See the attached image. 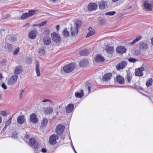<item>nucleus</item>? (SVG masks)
<instances>
[{
	"mask_svg": "<svg viewBox=\"0 0 153 153\" xmlns=\"http://www.w3.org/2000/svg\"><path fill=\"white\" fill-rule=\"evenodd\" d=\"M24 92V90H22L21 92V93L19 95V97L20 98H21L22 97V93L23 92Z\"/></svg>",
	"mask_w": 153,
	"mask_h": 153,
	"instance_id": "nucleus-52",
	"label": "nucleus"
},
{
	"mask_svg": "<svg viewBox=\"0 0 153 153\" xmlns=\"http://www.w3.org/2000/svg\"><path fill=\"white\" fill-rule=\"evenodd\" d=\"M52 102L51 100H49V99H45L42 101V102Z\"/></svg>",
	"mask_w": 153,
	"mask_h": 153,
	"instance_id": "nucleus-49",
	"label": "nucleus"
},
{
	"mask_svg": "<svg viewBox=\"0 0 153 153\" xmlns=\"http://www.w3.org/2000/svg\"><path fill=\"white\" fill-rule=\"evenodd\" d=\"M2 78V75L0 73V80Z\"/></svg>",
	"mask_w": 153,
	"mask_h": 153,
	"instance_id": "nucleus-57",
	"label": "nucleus"
},
{
	"mask_svg": "<svg viewBox=\"0 0 153 153\" xmlns=\"http://www.w3.org/2000/svg\"><path fill=\"white\" fill-rule=\"evenodd\" d=\"M104 58L100 55H97L96 58V61L97 62H103L104 61Z\"/></svg>",
	"mask_w": 153,
	"mask_h": 153,
	"instance_id": "nucleus-26",
	"label": "nucleus"
},
{
	"mask_svg": "<svg viewBox=\"0 0 153 153\" xmlns=\"http://www.w3.org/2000/svg\"><path fill=\"white\" fill-rule=\"evenodd\" d=\"M7 127H6L5 126L3 130H2L1 132H4L6 129Z\"/></svg>",
	"mask_w": 153,
	"mask_h": 153,
	"instance_id": "nucleus-53",
	"label": "nucleus"
},
{
	"mask_svg": "<svg viewBox=\"0 0 153 153\" xmlns=\"http://www.w3.org/2000/svg\"><path fill=\"white\" fill-rule=\"evenodd\" d=\"M151 43L152 45H153V37L151 39Z\"/></svg>",
	"mask_w": 153,
	"mask_h": 153,
	"instance_id": "nucleus-55",
	"label": "nucleus"
},
{
	"mask_svg": "<svg viewBox=\"0 0 153 153\" xmlns=\"http://www.w3.org/2000/svg\"><path fill=\"white\" fill-rule=\"evenodd\" d=\"M105 50L108 53L112 54L114 51V48L113 47L107 46H106Z\"/></svg>",
	"mask_w": 153,
	"mask_h": 153,
	"instance_id": "nucleus-25",
	"label": "nucleus"
},
{
	"mask_svg": "<svg viewBox=\"0 0 153 153\" xmlns=\"http://www.w3.org/2000/svg\"><path fill=\"white\" fill-rule=\"evenodd\" d=\"M29 17L27 13H23L21 16V18L22 19H24L26 18Z\"/></svg>",
	"mask_w": 153,
	"mask_h": 153,
	"instance_id": "nucleus-38",
	"label": "nucleus"
},
{
	"mask_svg": "<svg viewBox=\"0 0 153 153\" xmlns=\"http://www.w3.org/2000/svg\"><path fill=\"white\" fill-rule=\"evenodd\" d=\"M151 4H152V7H153V0L151 2Z\"/></svg>",
	"mask_w": 153,
	"mask_h": 153,
	"instance_id": "nucleus-60",
	"label": "nucleus"
},
{
	"mask_svg": "<svg viewBox=\"0 0 153 153\" xmlns=\"http://www.w3.org/2000/svg\"><path fill=\"white\" fill-rule=\"evenodd\" d=\"M47 22L46 21H44L42 22L40 24H37L36 25H33V26H43Z\"/></svg>",
	"mask_w": 153,
	"mask_h": 153,
	"instance_id": "nucleus-39",
	"label": "nucleus"
},
{
	"mask_svg": "<svg viewBox=\"0 0 153 153\" xmlns=\"http://www.w3.org/2000/svg\"><path fill=\"white\" fill-rule=\"evenodd\" d=\"M0 114L4 116L6 115L7 114L5 111H2L0 112Z\"/></svg>",
	"mask_w": 153,
	"mask_h": 153,
	"instance_id": "nucleus-45",
	"label": "nucleus"
},
{
	"mask_svg": "<svg viewBox=\"0 0 153 153\" xmlns=\"http://www.w3.org/2000/svg\"><path fill=\"white\" fill-rule=\"evenodd\" d=\"M43 41L45 45H49L51 43V39L49 36H47L43 38Z\"/></svg>",
	"mask_w": 153,
	"mask_h": 153,
	"instance_id": "nucleus-14",
	"label": "nucleus"
},
{
	"mask_svg": "<svg viewBox=\"0 0 153 153\" xmlns=\"http://www.w3.org/2000/svg\"><path fill=\"white\" fill-rule=\"evenodd\" d=\"M71 36H76L78 32V30L77 28L74 27H71Z\"/></svg>",
	"mask_w": 153,
	"mask_h": 153,
	"instance_id": "nucleus-20",
	"label": "nucleus"
},
{
	"mask_svg": "<svg viewBox=\"0 0 153 153\" xmlns=\"http://www.w3.org/2000/svg\"><path fill=\"white\" fill-rule=\"evenodd\" d=\"M72 148H73V150H74V152H75V149H74V146H72Z\"/></svg>",
	"mask_w": 153,
	"mask_h": 153,
	"instance_id": "nucleus-61",
	"label": "nucleus"
},
{
	"mask_svg": "<svg viewBox=\"0 0 153 153\" xmlns=\"http://www.w3.org/2000/svg\"><path fill=\"white\" fill-rule=\"evenodd\" d=\"M18 78L17 75H13L12 76L7 80V83L9 85H14L16 82Z\"/></svg>",
	"mask_w": 153,
	"mask_h": 153,
	"instance_id": "nucleus-4",
	"label": "nucleus"
},
{
	"mask_svg": "<svg viewBox=\"0 0 153 153\" xmlns=\"http://www.w3.org/2000/svg\"><path fill=\"white\" fill-rule=\"evenodd\" d=\"M139 89L140 90H141L142 89V88L141 87H140V88H139Z\"/></svg>",
	"mask_w": 153,
	"mask_h": 153,
	"instance_id": "nucleus-63",
	"label": "nucleus"
},
{
	"mask_svg": "<svg viewBox=\"0 0 153 153\" xmlns=\"http://www.w3.org/2000/svg\"><path fill=\"white\" fill-rule=\"evenodd\" d=\"M142 38V36L139 35L136 37V38L134 39V43L140 40Z\"/></svg>",
	"mask_w": 153,
	"mask_h": 153,
	"instance_id": "nucleus-40",
	"label": "nucleus"
},
{
	"mask_svg": "<svg viewBox=\"0 0 153 153\" xmlns=\"http://www.w3.org/2000/svg\"><path fill=\"white\" fill-rule=\"evenodd\" d=\"M116 79L117 81L120 84H123L124 82L123 78L120 75H118L117 76Z\"/></svg>",
	"mask_w": 153,
	"mask_h": 153,
	"instance_id": "nucleus-24",
	"label": "nucleus"
},
{
	"mask_svg": "<svg viewBox=\"0 0 153 153\" xmlns=\"http://www.w3.org/2000/svg\"><path fill=\"white\" fill-rule=\"evenodd\" d=\"M64 126L59 125L56 127V132L58 135L62 134L64 131Z\"/></svg>",
	"mask_w": 153,
	"mask_h": 153,
	"instance_id": "nucleus-6",
	"label": "nucleus"
},
{
	"mask_svg": "<svg viewBox=\"0 0 153 153\" xmlns=\"http://www.w3.org/2000/svg\"><path fill=\"white\" fill-rule=\"evenodd\" d=\"M51 36L52 40L56 43L60 41L61 38L59 35L56 32H53L51 33Z\"/></svg>",
	"mask_w": 153,
	"mask_h": 153,
	"instance_id": "nucleus-5",
	"label": "nucleus"
},
{
	"mask_svg": "<svg viewBox=\"0 0 153 153\" xmlns=\"http://www.w3.org/2000/svg\"><path fill=\"white\" fill-rule=\"evenodd\" d=\"M12 117H11L6 122V123L5 124V126L6 127H7V126L9 125L10 123L11 120H12Z\"/></svg>",
	"mask_w": 153,
	"mask_h": 153,
	"instance_id": "nucleus-43",
	"label": "nucleus"
},
{
	"mask_svg": "<svg viewBox=\"0 0 153 153\" xmlns=\"http://www.w3.org/2000/svg\"><path fill=\"white\" fill-rule=\"evenodd\" d=\"M144 7L145 9L148 11H151L152 10V4L149 3L147 1L144 2Z\"/></svg>",
	"mask_w": 153,
	"mask_h": 153,
	"instance_id": "nucleus-18",
	"label": "nucleus"
},
{
	"mask_svg": "<svg viewBox=\"0 0 153 153\" xmlns=\"http://www.w3.org/2000/svg\"><path fill=\"white\" fill-rule=\"evenodd\" d=\"M37 33L38 32L36 30H32L28 34L29 37L31 39H35Z\"/></svg>",
	"mask_w": 153,
	"mask_h": 153,
	"instance_id": "nucleus-12",
	"label": "nucleus"
},
{
	"mask_svg": "<svg viewBox=\"0 0 153 153\" xmlns=\"http://www.w3.org/2000/svg\"><path fill=\"white\" fill-rule=\"evenodd\" d=\"M5 48L8 51H10L12 49V45L10 43H7L5 45Z\"/></svg>",
	"mask_w": 153,
	"mask_h": 153,
	"instance_id": "nucleus-35",
	"label": "nucleus"
},
{
	"mask_svg": "<svg viewBox=\"0 0 153 153\" xmlns=\"http://www.w3.org/2000/svg\"><path fill=\"white\" fill-rule=\"evenodd\" d=\"M126 78L127 81L130 82L132 78V74L130 73H127V75L126 76Z\"/></svg>",
	"mask_w": 153,
	"mask_h": 153,
	"instance_id": "nucleus-34",
	"label": "nucleus"
},
{
	"mask_svg": "<svg viewBox=\"0 0 153 153\" xmlns=\"http://www.w3.org/2000/svg\"><path fill=\"white\" fill-rule=\"evenodd\" d=\"M74 105L72 104H68L66 108V111L67 113H71L74 108Z\"/></svg>",
	"mask_w": 153,
	"mask_h": 153,
	"instance_id": "nucleus-17",
	"label": "nucleus"
},
{
	"mask_svg": "<svg viewBox=\"0 0 153 153\" xmlns=\"http://www.w3.org/2000/svg\"><path fill=\"white\" fill-rule=\"evenodd\" d=\"M19 52V49L16 48L13 52V54L14 55H16Z\"/></svg>",
	"mask_w": 153,
	"mask_h": 153,
	"instance_id": "nucleus-46",
	"label": "nucleus"
},
{
	"mask_svg": "<svg viewBox=\"0 0 153 153\" xmlns=\"http://www.w3.org/2000/svg\"><path fill=\"white\" fill-rule=\"evenodd\" d=\"M97 5L96 3H91L88 5V9L89 11L95 10L97 7Z\"/></svg>",
	"mask_w": 153,
	"mask_h": 153,
	"instance_id": "nucleus-11",
	"label": "nucleus"
},
{
	"mask_svg": "<svg viewBox=\"0 0 153 153\" xmlns=\"http://www.w3.org/2000/svg\"><path fill=\"white\" fill-rule=\"evenodd\" d=\"M36 71L37 76H40V74L39 68V64L38 62L36 63Z\"/></svg>",
	"mask_w": 153,
	"mask_h": 153,
	"instance_id": "nucleus-29",
	"label": "nucleus"
},
{
	"mask_svg": "<svg viewBox=\"0 0 153 153\" xmlns=\"http://www.w3.org/2000/svg\"><path fill=\"white\" fill-rule=\"evenodd\" d=\"M153 82V80L151 78L147 80L146 82V85L147 87L150 86L152 84Z\"/></svg>",
	"mask_w": 153,
	"mask_h": 153,
	"instance_id": "nucleus-30",
	"label": "nucleus"
},
{
	"mask_svg": "<svg viewBox=\"0 0 153 153\" xmlns=\"http://www.w3.org/2000/svg\"><path fill=\"white\" fill-rule=\"evenodd\" d=\"M58 138L57 136L54 134H53L49 137V143L51 144H55L56 143V140Z\"/></svg>",
	"mask_w": 153,
	"mask_h": 153,
	"instance_id": "nucleus-7",
	"label": "nucleus"
},
{
	"mask_svg": "<svg viewBox=\"0 0 153 153\" xmlns=\"http://www.w3.org/2000/svg\"><path fill=\"white\" fill-rule=\"evenodd\" d=\"M131 45H133L134 44V40L132 41V42L131 43Z\"/></svg>",
	"mask_w": 153,
	"mask_h": 153,
	"instance_id": "nucleus-59",
	"label": "nucleus"
},
{
	"mask_svg": "<svg viewBox=\"0 0 153 153\" xmlns=\"http://www.w3.org/2000/svg\"><path fill=\"white\" fill-rule=\"evenodd\" d=\"M99 8L101 9H104L105 7V2L102 1L99 3Z\"/></svg>",
	"mask_w": 153,
	"mask_h": 153,
	"instance_id": "nucleus-27",
	"label": "nucleus"
},
{
	"mask_svg": "<svg viewBox=\"0 0 153 153\" xmlns=\"http://www.w3.org/2000/svg\"><path fill=\"white\" fill-rule=\"evenodd\" d=\"M144 70V68L142 67L137 69H136L135 70V75L138 76H142L143 75V73L142 72Z\"/></svg>",
	"mask_w": 153,
	"mask_h": 153,
	"instance_id": "nucleus-9",
	"label": "nucleus"
},
{
	"mask_svg": "<svg viewBox=\"0 0 153 153\" xmlns=\"http://www.w3.org/2000/svg\"><path fill=\"white\" fill-rule=\"evenodd\" d=\"M53 111V110L51 107H49L46 108L45 111V113L47 114L51 113Z\"/></svg>",
	"mask_w": 153,
	"mask_h": 153,
	"instance_id": "nucleus-28",
	"label": "nucleus"
},
{
	"mask_svg": "<svg viewBox=\"0 0 153 153\" xmlns=\"http://www.w3.org/2000/svg\"><path fill=\"white\" fill-rule=\"evenodd\" d=\"M100 22L101 25H102L105 23V21L104 19H102L100 20Z\"/></svg>",
	"mask_w": 153,
	"mask_h": 153,
	"instance_id": "nucleus-47",
	"label": "nucleus"
},
{
	"mask_svg": "<svg viewBox=\"0 0 153 153\" xmlns=\"http://www.w3.org/2000/svg\"><path fill=\"white\" fill-rule=\"evenodd\" d=\"M28 144L30 145L33 146V148L36 153H38L40 151L39 145L38 142L36 141L35 139L31 138L29 140Z\"/></svg>",
	"mask_w": 153,
	"mask_h": 153,
	"instance_id": "nucleus-1",
	"label": "nucleus"
},
{
	"mask_svg": "<svg viewBox=\"0 0 153 153\" xmlns=\"http://www.w3.org/2000/svg\"><path fill=\"white\" fill-rule=\"evenodd\" d=\"M127 65L125 61H122L119 63L116 66V68L118 71L121 69L124 68Z\"/></svg>",
	"mask_w": 153,
	"mask_h": 153,
	"instance_id": "nucleus-10",
	"label": "nucleus"
},
{
	"mask_svg": "<svg viewBox=\"0 0 153 153\" xmlns=\"http://www.w3.org/2000/svg\"><path fill=\"white\" fill-rule=\"evenodd\" d=\"M57 30V31H59V25H56V27Z\"/></svg>",
	"mask_w": 153,
	"mask_h": 153,
	"instance_id": "nucleus-54",
	"label": "nucleus"
},
{
	"mask_svg": "<svg viewBox=\"0 0 153 153\" xmlns=\"http://www.w3.org/2000/svg\"><path fill=\"white\" fill-rule=\"evenodd\" d=\"M1 87L2 88H3L4 89H6L7 88V87L6 85L4 83H3L1 84Z\"/></svg>",
	"mask_w": 153,
	"mask_h": 153,
	"instance_id": "nucleus-48",
	"label": "nucleus"
},
{
	"mask_svg": "<svg viewBox=\"0 0 153 153\" xmlns=\"http://www.w3.org/2000/svg\"><path fill=\"white\" fill-rule=\"evenodd\" d=\"M88 52L87 49L83 50L80 52V54L81 56L87 55L88 53Z\"/></svg>",
	"mask_w": 153,
	"mask_h": 153,
	"instance_id": "nucleus-31",
	"label": "nucleus"
},
{
	"mask_svg": "<svg viewBox=\"0 0 153 153\" xmlns=\"http://www.w3.org/2000/svg\"><path fill=\"white\" fill-rule=\"evenodd\" d=\"M128 60L130 62H134V58H129Z\"/></svg>",
	"mask_w": 153,
	"mask_h": 153,
	"instance_id": "nucleus-50",
	"label": "nucleus"
},
{
	"mask_svg": "<svg viewBox=\"0 0 153 153\" xmlns=\"http://www.w3.org/2000/svg\"><path fill=\"white\" fill-rule=\"evenodd\" d=\"M149 43L147 41H142L139 44V49L140 50L145 51L149 48Z\"/></svg>",
	"mask_w": 153,
	"mask_h": 153,
	"instance_id": "nucleus-2",
	"label": "nucleus"
},
{
	"mask_svg": "<svg viewBox=\"0 0 153 153\" xmlns=\"http://www.w3.org/2000/svg\"><path fill=\"white\" fill-rule=\"evenodd\" d=\"M89 32L88 33L86 36V38L94 34L95 32L94 29L91 27H90L88 28Z\"/></svg>",
	"mask_w": 153,
	"mask_h": 153,
	"instance_id": "nucleus-21",
	"label": "nucleus"
},
{
	"mask_svg": "<svg viewBox=\"0 0 153 153\" xmlns=\"http://www.w3.org/2000/svg\"><path fill=\"white\" fill-rule=\"evenodd\" d=\"M116 13L114 11H110L106 13L105 15H109L110 16H112L114 15Z\"/></svg>",
	"mask_w": 153,
	"mask_h": 153,
	"instance_id": "nucleus-42",
	"label": "nucleus"
},
{
	"mask_svg": "<svg viewBox=\"0 0 153 153\" xmlns=\"http://www.w3.org/2000/svg\"><path fill=\"white\" fill-rule=\"evenodd\" d=\"M53 2H55L57 0H51Z\"/></svg>",
	"mask_w": 153,
	"mask_h": 153,
	"instance_id": "nucleus-62",
	"label": "nucleus"
},
{
	"mask_svg": "<svg viewBox=\"0 0 153 153\" xmlns=\"http://www.w3.org/2000/svg\"><path fill=\"white\" fill-rule=\"evenodd\" d=\"M112 76V74L108 73L105 74L103 76V80L104 81H107L109 80Z\"/></svg>",
	"mask_w": 153,
	"mask_h": 153,
	"instance_id": "nucleus-19",
	"label": "nucleus"
},
{
	"mask_svg": "<svg viewBox=\"0 0 153 153\" xmlns=\"http://www.w3.org/2000/svg\"><path fill=\"white\" fill-rule=\"evenodd\" d=\"M134 62L136 61V60L134 59Z\"/></svg>",
	"mask_w": 153,
	"mask_h": 153,
	"instance_id": "nucleus-64",
	"label": "nucleus"
},
{
	"mask_svg": "<svg viewBox=\"0 0 153 153\" xmlns=\"http://www.w3.org/2000/svg\"><path fill=\"white\" fill-rule=\"evenodd\" d=\"M48 120L46 118H44L42 121L41 124L42 126H45L48 123Z\"/></svg>",
	"mask_w": 153,
	"mask_h": 153,
	"instance_id": "nucleus-37",
	"label": "nucleus"
},
{
	"mask_svg": "<svg viewBox=\"0 0 153 153\" xmlns=\"http://www.w3.org/2000/svg\"><path fill=\"white\" fill-rule=\"evenodd\" d=\"M39 53L41 55H42L45 53V50L44 48L42 47L39 49Z\"/></svg>",
	"mask_w": 153,
	"mask_h": 153,
	"instance_id": "nucleus-36",
	"label": "nucleus"
},
{
	"mask_svg": "<svg viewBox=\"0 0 153 153\" xmlns=\"http://www.w3.org/2000/svg\"><path fill=\"white\" fill-rule=\"evenodd\" d=\"M75 96L76 98H81L83 96V90L81 89L80 92H76L75 93Z\"/></svg>",
	"mask_w": 153,
	"mask_h": 153,
	"instance_id": "nucleus-22",
	"label": "nucleus"
},
{
	"mask_svg": "<svg viewBox=\"0 0 153 153\" xmlns=\"http://www.w3.org/2000/svg\"><path fill=\"white\" fill-rule=\"evenodd\" d=\"M35 11L34 10H30L28 13H27L29 17L31 16L35 13Z\"/></svg>",
	"mask_w": 153,
	"mask_h": 153,
	"instance_id": "nucleus-41",
	"label": "nucleus"
},
{
	"mask_svg": "<svg viewBox=\"0 0 153 153\" xmlns=\"http://www.w3.org/2000/svg\"><path fill=\"white\" fill-rule=\"evenodd\" d=\"M86 84V85H85V87H87L88 88V90L89 92L90 91V90H91V87L90 86V85L88 82H87Z\"/></svg>",
	"mask_w": 153,
	"mask_h": 153,
	"instance_id": "nucleus-44",
	"label": "nucleus"
},
{
	"mask_svg": "<svg viewBox=\"0 0 153 153\" xmlns=\"http://www.w3.org/2000/svg\"><path fill=\"white\" fill-rule=\"evenodd\" d=\"M62 139L63 140L65 138V137L64 136H62L61 137Z\"/></svg>",
	"mask_w": 153,
	"mask_h": 153,
	"instance_id": "nucleus-56",
	"label": "nucleus"
},
{
	"mask_svg": "<svg viewBox=\"0 0 153 153\" xmlns=\"http://www.w3.org/2000/svg\"><path fill=\"white\" fill-rule=\"evenodd\" d=\"M75 28H77V29L78 30V29L79 28L81 27L82 25L81 22L80 21H77L75 23Z\"/></svg>",
	"mask_w": 153,
	"mask_h": 153,
	"instance_id": "nucleus-32",
	"label": "nucleus"
},
{
	"mask_svg": "<svg viewBox=\"0 0 153 153\" xmlns=\"http://www.w3.org/2000/svg\"><path fill=\"white\" fill-rule=\"evenodd\" d=\"M23 70L22 68L20 65L16 67L14 71L15 75H19L22 73Z\"/></svg>",
	"mask_w": 153,
	"mask_h": 153,
	"instance_id": "nucleus-13",
	"label": "nucleus"
},
{
	"mask_svg": "<svg viewBox=\"0 0 153 153\" xmlns=\"http://www.w3.org/2000/svg\"><path fill=\"white\" fill-rule=\"evenodd\" d=\"M75 65L74 64L70 63L65 66L63 68L64 71L66 73L72 72L75 68Z\"/></svg>",
	"mask_w": 153,
	"mask_h": 153,
	"instance_id": "nucleus-3",
	"label": "nucleus"
},
{
	"mask_svg": "<svg viewBox=\"0 0 153 153\" xmlns=\"http://www.w3.org/2000/svg\"><path fill=\"white\" fill-rule=\"evenodd\" d=\"M17 120L19 124H22L25 122L26 120L23 116L21 115L18 117Z\"/></svg>",
	"mask_w": 153,
	"mask_h": 153,
	"instance_id": "nucleus-16",
	"label": "nucleus"
},
{
	"mask_svg": "<svg viewBox=\"0 0 153 153\" xmlns=\"http://www.w3.org/2000/svg\"><path fill=\"white\" fill-rule=\"evenodd\" d=\"M88 62L87 59H83L81 60L79 63V65L80 67H84L88 64Z\"/></svg>",
	"mask_w": 153,
	"mask_h": 153,
	"instance_id": "nucleus-23",
	"label": "nucleus"
},
{
	"mask_svg": "<svg viewBox=\"0 0 153 153\" xmlns=\"http://www.w3.org/2000/svg\"><path fill=\"white\" fill-rule=\"evenodd\" d=\"M30 120L32 123H36L38 121V119L36 117V115L35 114H31L30 117Z\"/></svg>",
	"mask_w": 153,
	"mask_h": 153,
	"instance_id": "nucleus-15",
	"label": "nucleus"
},
{
	"mask_svg": "<svg viewBox=\"0 0 153 153\" xmlns=\"http://www.w3.org/2000/svg\"><path fill=\"white\" fill-rule=\"evenodd\" d=\"M62 34L65 37H67L69 35V33L67 30L66 28L62 32Z\"/></svg>",
	"mask_w": 153,
	"mask_h": 153,
	"instance_id": "nucleus-33",
	"label": "nucleus"
},
{
	"mask_svg": "<svg viewBox=\"0 0 153 153\" xmlns=\"http://www.w3.org/2000/svg\"><path fill=\"white\" fill-rule=\"evenodd\" d=\"M2 121V118L0 116V123H1Z\"/></svg>",
	"mask_w": 153,
	"mask_h": 153,
	"instance_id": "nucleus-58",
	"label": "nucleus"
},
{
	"mask_svg": "<svg viewBox=\"0 0 153 153\" xmlns=\"http://www.w3.org/2000/svg\"><path fill=\"white\" fill-rule=\"evenodd\" d=\"M42 152L44 153H45L46 152V149L44 148H42L41 150Z\"/></svg>",
	"mask_w": 153,
	"mask_h": 153,
	"instance_id": "nucleus-51",
	"label": "nucleus"
},
{
	"mask_svg": "<svg viewBox=\"0 0 153 153\" xmlns=\"http://www.w3.org/2000/svg\"><path fill=\"white\" fill-rule=\"evenodd\" d=\"M116 51L117 53L122 54L126 52V49L124 46H120L117 47Z\"/></svg>",
	"mask_w": 153,
	"mask_h": 153,
	"instance_id": "nucleus-8",
	"label": "nucleus"
}]
</instances>
